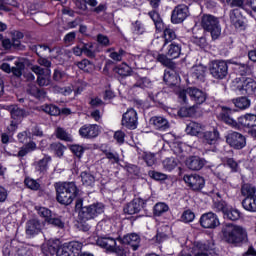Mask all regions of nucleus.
I'll return each instance as SVG.
<instances>
[{
  "label": "nucleus",
  "instance_id": "nucleus-52",
  "mask_svg": "<svg viewBox=\"0 0 256 256\" xmlns=\"http://www.w3.org/2000/svg\"><path fill=\"white\" fill-rule=\"evenodd\" d=\"M38 215L42 217L46 223H49V219L53 217V212L47 207H39Z\"/></svg>",
  "mask_w": 256,
  "mask_h": 256
},
{
  "label": "nucleus",
  "instance_id": "nucleus-34",
  "mask_svg": "<svg viewBox=\"0 0 256 256\" xmlns=\"http://www.w3.org/2000/svg\"><path fill=\"white\" fill-rule=\"evenodd\" d=\"M50 161H51V156L45 155L42 159H40L36 163V171L38 173H42L43 175H45V173H47V171L49 169Z\"/></svg>",
  "mask_w": 256,
  "mask_h": 256
},
{
  "label": "nucleus",
  "instance_id": "nucleus-43",
  "mask_svg": "<svg viewBox=\"0 0 256 256\" xmlns=\"http://www.w3.org/2000/svg\"><path fill=\"white\" fill-rule=\"evenodd\" d=\"M56 137L60 141H66V143H73V136L65 130V128L58 127L55 131Z\"/></svg>",
  "mask_w": 256,
  "mask_h": 256
},
{
  "label": "nucleus",
  "instance_id": "nucleus-12",
  "mask_svg": "<svg viewBox=\"0 0 256 256\" xmlns=\"http://www.w3.org/2000/svg\"><path fill=\"white\" fill-rule=\"evenodd\" d=\"M189 17V6L185 4H178L174 7L171 13V23L179 25Z\"/></svg>",
  "mask_w": 256,
  "mask_h": 256
},
{
  "label": "nucleus",
  "instance_id": "nucleus-24",
  "mask_svg": "<svg viewBox=\"0 0 256 256\" xmlns=\"http://www.w3.org/2000/svg\"><path fill=\"white\" fill-rule=\"evenodd\" d=\"M205 163L207 161L199 156H189L185 160V165L190 171H201L205 167Z\"/></svg>",
  "mask_w": 256,
  "mask_h": 256
},
{
  "label": "nucleus",
  "instance_id": "nucleus-50",
  "mask_svg": "<svg viewBox=\"0 0 256 256\" xmlns=\"http://www.w3.org/2000/svg\"><path fill=\"white\" fill-rule=\"evenodd\" d=\"M24 184L28 189H31V191H39L41 189V184L37 182V180L30 177H26L24 179Z\"/></svg>",
  "mask_w": 256,
  "mask_h": 256
},
{
  "label": "nucleus",
  "instance_id": "nucleus-8",
  "mask_svg": "<svg viewBox=\"0 0 256 256\" xmlns=\"http://www.w3.org/2000/svg\"><path fill=\"white\" fill-rule=\"evenodd\" d=\"M236 89L242 95H255L256 81L249 77L236 78Z\"/></svg>",
  "mask_w": 256,
  "mask_h": 256
},
{
  "label": "nucleus",
  "instance_id": "nucleus-31",
  "mask_svg": "<svg viewBox=\"0 0 256 256\" xmlns=\"http://www.w3.org/2000/svg\"><path fill=\"white\" fill-rule=\"evenodd\" d=\"M228 62L232 65H236V69L241 77H245L246 75H251V73H253V67L249 64L238 63L233 60H228Z\"/></svg>",
  "mask_w": 256,
  "mask_h": 256
},
{
  "label": "nucleus",
  "instance_id": "nucleus-9",
  "mask_svg": "<svg viewBox=\"0 0 256 256\" xmlns=\"http://www.w3.org/2000/svg\"><path fill=\"white\" fill-rule=\"evenodd\" d=\"M226 143H228L232 149L241 151V149H244L247 145V138L239 132H230L226 136Z\"/></svg>",
  "mask_w": 256,
  "mask_h": 256
},
{
  "label": "nucleus",
  "instance_id": "nucleus-36",
  "mask_svg": "<svg viewBox=\"0 0 256 256\" xmlns=\"http://www.w3.org/2000/svg\"><path fill=\"white\" fill-rule=\"evenodd\" d=\"M65 245L72 256H79L81 249H83V243L79 241L65 242Z\"/></svg>",
  "mask_w": 256,
  "mask_h": 256
},
{
  "label": "nucleus",
  "instance_id": "nucleus-33",
  "mask_svg": "<svg viewBox=\"0 0 256 256\" xmlns=\"http://www.w3.org/2000/svg\"><path fill=\"white\" fill-rule=\"evenodd\" d=\"M133 77L136 81L134 87H138L139 89H149L151 87V80L147 77H141L138 73H134Z\"/></svg>",
  "mask_w": 256,
  "mask_h": 256
},
{
  "label": "nucleus",
  "instance_id": "nucleus-54",
  "mask_svg": "<svg viewBox=\"0 0 256 256\" xmlns=\"http://www.w3.org/2000/svg\"><path fill=\"white\" fill-rule=\"evenodd\" d=\"M180 219L182 223H193L195 221V213L191 209L185 210Z\"/></svg>",
  "mask_w": 256,
  "mask_h": 256
},
{
  "label": "nucleus",
  "instance_id": "nucleus-59",
  "mask_svg": "<svg viewBox=\"0 0 256 256\" xmlns=\"http://www.w3.org/2000/svg\"><path fill=\"white\" fill-rule=\"evenodd\" d=\"M126 171L129 173V175H134V177H140L141 176V168L139 166L134 164H128L126 165Z\"/></svg>",
  "mask_w": 256,
  "mask_h": 256
},
{
  "label": "nucleus",
  "instance_id": "nucleus-27",
  "mask_svg": "<svg viewBox=\"0 0 256 256\" xmlns=\"http://www.w3.org/2000/svg\"><path fill=\"white\" fill-rule=\"evenodd\" d=\"M150 55L151 57H153V59H155L157 63H161V65H163L164 67H167L168 69H175V62L168 59L165 54H161L157 51H151Z\"/></svg>",
  "mask_w": 256,
  "mask_h": 256
},
{
  "label": "nucleus",
  "instance_id": "nucleus-39",
  "mask_svg": "<svg viewBox=\"0 0 256 256\" xmlns=\"http://www.w3.org/2000/svg\"><path fill=\"white\" fill-rule=\"evenodd\" d=\"M197 115V107L190 106V107H181L178 110V117L187 118V117H195Z\"/></svg>",
  "mask_w": 256,
  "mask_h": 256
},
{
  "label": "nucleus",
  "instance_id": "nucleus-30",
  "mask_svg": "<svg viewBox=\"0 0 256 256\" xmlns=\"http://www.w3.org/2000/svg\"><path fill=\"white\" fill-rule=\"evenodd\" d=\"M219 137L220 134L217 128H213L212 131H206L203 134L204 143H207V145H215L219 141Z\"/></svg>",
  "mask_w": 256,
  "mask_h": 256
},
{
  "label": "nucleus",
  "instance_id": "nucleus-23",
  "mask_svg": "<svg viewBox=\"0 0 256 256\" xmlns=\"http://www.w3.org/2000/svg\"><path fill=\"white\" fill-rule=\"evenodd\" d=\"M25 233L29 239H33L41 233V221L38 219H30L26 222Z\"/></svg>",
  "mask_w": 256,
  "mask_h": 256
},
{
  "label": "nucleus",
  "instance_id": "nucleus-2",
  "mask_svg": "<svg viewBox=\"0 0 256 256\" xmlns=\"http://www.w3.org/2000/svg\"><path fill=\"white\" fill-rule=\"evenodd\" d=\"M56 191V201L66 207L71 205L79 197V187L75 182H56L54 184Z\"/></svg>",
  "mask_w": 256,
  "mask_h": 256
},
{
  "label": "nucleus",
  "instance_id": "nucleus-41",
  "mask_svg": "<svg viewBox=\"0 0 256 256\" xmlns=\"http://www.w3.org/2000/svg\"><path fill=\"white\" fill-rule=\"evenodd\" d=\"M242 207L245 209V211L256 213V196L252 198H244L242 200Z\"/></svg>",
  "mask_w": 256,
  "mask_h": 256
},
{
  "label": "nucleus",
  "instance_id": "nucleus-60",
  "mask_svg": "<svg viewBox=\"0 0 256 256\" xmlns=\"http://www.w3.org/2000/svg\"><path fill=\"white\" fill-rule=\"evenodd\" d=\"M163 165L166 171H173V169H175V167H177V160H175V158L171 157V158H166L163 161Z\"/></svg>",
  "mask_w": 256,
  "mask_h": 256
},
{
  "label": "nucleus",
  "instance_id": "nucleus-32",
  "mask_svg": "<svg viewBox=\"0 0 256 256\" xmlns=\"http://www.w3.org/2000/svg\"><path fill=\"white\" fill-rule=\"evenodd\" d=\"M237 111H245L251 107V100L247 96H241L232 100Z\"/></svg>",
  "mask_w": 256,
  "mask_h": 256
},
{
  "label": "nucleus",
  "instance_id": "nucleus-18",
  "mask_svg": "<svg viewBox=\"0 0 256 256\" xmlns=\"http://www.w3.org/2000/svg\"><path fill=\"white\" fill-rule=\"evenodd\" d=\"M188 96L190 98V101H192V103H194V107L197 105H203V103H205V101H207V92L192 86V87H188Z\"/></svg>",
  "mask_w": 256,
  "mask_h": 256
},
{
  "label": "nucleus",
  "instance_id": "nucleus-3",
  "mask_svg": "<svg viewBox=\"0 0 256 256\" xmlns=\"http://www.w3.org/2000/svg\"><path fill=\"white\" fill-rule=\"evenodd\" d=\"M148 15L155 25L156 33H163L162 37L164 40L162 41L160 48V51H162L163 48L167 47L168 43H174L173 41L177 39V34L171 25H167L165 22H163V18H161L159 11L152 10L148 13Z\"/></svg>",
  "mask_w": 256,
  "mask_h": 256
},
{
  "label": "nucleus",
  "instance_id": "nucleus-22",
  "mask_svg": "<svg viewBox=\"0 0 256 256\" xmlns=\"http://www.w3.org/2000/svg\"><path fill=\"white\" fill-rule=\"evenodd\" d=\"M230 21L235 29H245L247 18L243 16L241 9L235 8L230 12Z\"/></svg>",
  "mask_w": 256,
  "mask_h": 256
},
{
  "label": "nucleus",
  "instance_id": "nucleus-26",
  "mask_svg": "<svg viewBox=\"0 0 256 256\" xmlns=\"http://www.w3.org/2000/svg\"><path fill=\"white\" fill-rule=\"evenodd\" d=\"M149 124L156 131H167L170 127L169 120L163 116H152L149 120Z\"/></svg>",
  "mask_w": 256,
  "mask_h": 256
},
{
  "label": "nucleus",
  "instance_id": "nucleus-44",
  "mask_svg": "<svg viewBox=\"0 0 256 256\" xmlns=\"http://www.w3.org/2000/svg\"><path fill=\"white\" fill-rule=\"evenodd\" d=\"M224 219H229V221H239L241 219V212L238 209L228 207L226 213L223 214Z\"/></svg>",
  "mask_w": 256,
  "mask_h": 256
},
{
  "label": "nucleus",
  "instance_id": "nucleus-4",
  "mask_svg": "<svg viewBox=\"0 0 256 256\" xmlns=\"http://www.w3.org/2000/svg\"><path fill=\"white\" fill-rule=\"evenodd\" d=\"M201 27L205 33H209L212 37V41H217L221 37V24L219 18L205 14L201 18Z\"/></svg>",
  "mask_w": 256,
  "mask_h": 256
},
{
  "label": "nucleus",
  "instance_id": "nucleus-58",
  "mask_svg": "<svg viewBox=\"0 0 256 256\" xmlns=\"http://www.w3.org/2000/svg\"><path fill=\"white\" fill-rule=\"evenodd\" d=\"M76 65L78 69H81V71H84L85 73H89V71H91V65H93V63H91L89 59H83L77 62Z\"/></svg>",
  "mask_w": 256,
  "mask_h": 256
},
{
  "label": "nucleus",
  "instance_id": "nucleus-38",
  "mask_svg": "<svg viewBox=\"0 0 256 256\" xmlns=\"http://www.w3.org/2000/svg\"><path fill=\"white\" fill-rule=\"evenodd\" d=\"M10 115H11V119H14L15 121H19L21 123V121H23V119L27 117V111L23 108L13 107L10 110Z\"/></svg>",
  "mask_w": 256,
  "mask_h": 256
},
{
  "label": "nucleus",
  "instance_id": "nucleus-37",
  "mask_svg": "<svg viewBox=\"0 0 256 256\" xmlns=\"http://www.w3.org/2000/svg\"><path fill=\"white\" fill-rule=\"evenodd\" d=\"M167 211H169V205L165 202H157L153 206V215L155 217H163Z\"/></svg>",
  "mask_w": 256,
  "mask_h": 256
},
{
  "label": "nucleus",
  "instance_id": "nucleus-25",
  "mask_svg": "<svg viewBox=\"0 0 256 256\" xmlns=\"http://www.w3.org/2000/svg\"><path fill=\"white\" fill-rule=\"evenodd\" d=\"M59 247H61V240L59 239L49 240L47 244H44L41 247L42 255L55 256L57 255Z\"/></svg>",
  "mask_w": 256,
  "mask_h": 256
},
{
  "label": "nucleus",
  "instance_id": "nucleus-20",
  "mask_svg": "<svg viewBox=\"0 0 256 256\" xmlns=\"http://www.w3.org/2000/svg\"><path fill=\"white\" fill-rule=\"evenodd\" d=\"M182 47L183 46L181 45V43L170 42V44H166V46L164 47V56L167 57L170 61L179 59L181 55H183V53L181 52Z\"/></svg>",
  "mask_w": 256,
  "mask_h": 256
},
{
  "label": "nucleus",
  "instance_id": "nucleus-40",
  "mask_svg": "<svg viewBox=\"0 0 256 256\" xmlns=\"http://www.w3.org/2000/svg\"><path fill=\"white\" fill-rule=\"evenodd\" d=\"M47 224L52 225V227H56V229H65V221L63 220V216H59L57 214H53L48 220Z\"/></svg>",
  "mask_w": 256,
  "mask_h": 256
},
{
  "label": "nucleus",
  "instance_id": "nucleus-35",
  "mask_svg": "<svg viewBox=\"0 0 256 256\" xmlns=\"http://www.w3.org/2000/svg\"><path fill=\"white\" fill-rule=\"evenodd\" d=\"M80 177L84 187H95V176L91 172L83 171Z\"/></svg>",
  "mask_w": 256,
  "mask_h": 256
},
{
  "label": "nucleus",
  "instance_id": "nucleus-46",
  "mask_svg": "<svg viewBox=\"0 0 256 256\" xmlns=\"http://www.w3.org/2000/svg\"><path fill=\"white\" fill-rule=\"evenodd\" d=\"M103 155H105V159H108L110 163L115 164L119 163V154L117 152L111 151L109 149L102 150Z\"/></svg>",
  "mask_w": 256,
  "mask_h": 256
},
{
  "label": "nucleus",
  "instance_id": "nucleus-57",
  "mask_svg": "<svg viewBox=\"0 0 256 256\" xmlns=\"http://www.w3.org/2000/svg\"><path fill=\"white\" fill-rule=\"evenodd\" d=\"M241 193L245 199H252L253 197H256V189L251 186L242 187Z\"/></svg>",
  "mask_w": 256,
  "mask_h": 256
},
{
  "label": "nucleus",
  "instance_id": "nucleus-16",
  "mask_svg": "<svg viewBox=\"0 0 256 256\" xmlns=\"http://www.w3.org/2000/svg\"><path fill=\"white\" fill-rule=\"evenodd\" d=\"M253 127H256V114L246 113L238 117L234 129L241 131V129H253Z\"/></svg>",
  "mask_w": 256,
  "mask_h": 256
},
{
  "label": "nucleus",
  "instance_id": "nucleus-49",
  "mask_svg": "<svg viewBox=\"0 0 256 256\" xmlns=\"http://www.w3.org/2000/svg\"><path fill=\"white\" fill-rule=\"evenodd\" d=\"M83 55L89 59H95L96 52L94 50L93 43H84L83 44Z\"/></svg>",
  "mask_w": 256,
  "mask_h": 256
},
{
  "label": "nucleus",
  "instance_id": "nucleus-14",
  "mask_svg": "<svg viewBox=\"0 0 256 256\" xmlns=\"http://www.w3.org/2000/svg\"><path fill=\"white\" fill-rule=\"evenodd\" d=\"M118 242L120 245H129L132 251H137L141 247V236L137 233H129L121 237V234H118Z\"/></svg>",
  "mask_w": 256,
  "mask_h": 256
},
{
  "label": "nucleus",
  "instance_id": "nucleus-47",
  "mask_svg": "<svg viewBox=\"0 0 256 256\" xmlns=\"http://www.w3.org/2000/svg\"><path fill=\"white\" fill-rule=\"evenodd\" d=\"M14 65L15 66L12 67L11 73L14 75V77H21L23 75V70L25 69V63L16 60Z\"/></svg>",
  "mask_w": 256,
  "mask_h": 256
},
{
  "label": "nucleus",
  "instance_id": "nucleus-19",
  "mask_svg": "<svg viewBox=\"0 0 256 256\" xmlns=\"http://www.w3.org/2000/svg\"><path fill=\"white\" fill-rule=\"evenodd\" d=\"M78 135H80L82 139H95L99 137V125L84 124L78 130Z\"/></svg>",
  "mask_w": 256,
  "mask_h": 256
},
{
  "label": "nucleus",
  "instance_id": "nucleus-28",
  "mask_svg": "<svg viewBox=\"0 0 256 256\" xmlns=\"http://www.w3.org/2000/svg\"><path fill=\"white\" fill-rule=\"evenodd\" d=\"M113 71L114 73L119 75V77H121L122 79H125V77H131V75L133 77V75H135V73L133 72V68H131V66H129L125 62L114 67Z\"/></svg>",
  "mask_w": 256,
  "mask_h": 256
},
{
  "label": "nucleus",
  "instance_id": "nucleus-11",
  "mask_svg": "<svg viewBox=\"0 0 256 256\" xmlns=\"http://www.w3.org/2000/svg\"><path fill=\"white\" fill-rule=\"evenodd\" d=\"M220 112L217 116L218 121L225 123V125H229V127H233L235 129V125H237V121L233 119L231 115L237 111V109H233L228 106H219Z\"/></svg>",
  "mask_w": 256,
  "mask_h": 256
},
{
  "label": "nucleus",
  "instance_id": "nucleus-63",
  "mask_svg": "<svg viewBox=\"0 0 256 256\" xmlns=\"http://www.w3.org/2000/svg\"><path fill=\"white\" fill-rule=\"evenodd\" d=\"M226 165L229 167V169H231V173L239 172V163H237L234 158L226 159Z\"/></svg>",
  "mask_w": 256,
  "mask_h": 256
},
{
  "label": "nucleus",
  "instance_id": "nucleus-42",
  "mask_svg": "<svg viewBox=\"0 0 256 256\" xmlns=\"http://www.w3.org/2000/svg\"><path fill=\"white\" fill-rule=\"evenodd\" d=\"M50 149L51 151H54V154L56 157H59V159H61V157L65 155V151H67V147L61 142H54L50 144Z\"/></svg>",
  "mask_w": 256,
  "mask_h": 256
},
{
  "label": "nucleus",
  "instance_id": "nucleus-61",
  "mask_svg": "<svg viewBox=\"0 0 256 256\" xmlns=\"http://www.w3.org/2000/svg\"><path fill=\"white\" fill-rule=\"evenodd\" d=\"M96 41L101 47H109L111 45V40H109V37L104 34H98L96 36Z\"/></svg>",
  "mask_w": 256,
  "mask_h": 256
},
{
  "label": "nucleus",
  "instance_id": "nucleus-51",
  "mask_svg": "<svg viewBox=\"0 0 256 256\" xmlns=\"http://www.w3.org/2000/svg\"><path fill=\"white\" fill-rule=\"evenodd\" d=\"M186 132L189 135H199L201 133V126L197 122H190L186 127Z\"/></svg>",
  "mask_w": 256,
  "mask_h": 256
},
{
  "label": "nucleus",
  "instance_id": "nucleus-55",
  "mask_svg": "<svg viewBox=\"0 0 256 256\" xmlns=\"http://www.w3.org/2000/svg\"><path fill=\"white\" fill-rule=\"evenodd\" d=\"M148 175L154 181H167V174L162 173V172H158V171H155V170H150L148 172Z\"/></svg>",
  "mask_w": 256,
  "mask_h": 256
},
{
  "label": "nucleus",
  "instance_id": "nucleus-62",
  "mask_svg": "<svg viewBox=\"0 0 256 256\" xmlns=\"http://www.w3.org/2000/svg\"><path fill=\"white\" fill-rule=\"evenodd\" d=\"M23 37H25V34H23V32L21 31H15L12 34V41L14 43V47H21V39H23Z\"/></svg>",
  "mask_w": 256,
  "mask_h": 256
},
{
  "label": "nucleus",
  "instance_id": "nucleus-7",
  "mask_svg": "<svg viewBox=\"0 0 256 256\" xmlns=\"http://www.w3.org/2000/svg\"><path fill=\"white\" fill-rule=\"evenodd\" d=\"M229 65V60H214L210 67V75L218 81L225 79L229 75Z\"/></svg>",
  "mask_w": 256,
  "mask_h": 256
},
{
  "label": "nucleus",
  "instance_id": "nucleus-48",
  "mask_svg": "<svg viewBox=\"0 0 256 256\" xmlns=\"http://www.w3.org/2000/svg\"><path fill=\"white\" fill-rule=\"evenodd\" d=\"M28 95L34 97L35 99H43L45 97V90L37 88V86H31L27 90Z\"/></svg>",
  "mask_w": 256,
  "mask_h": 256
},
{
  "label": "nucleus",
  "instance_id": "nucleus-5",
  "mask_svg": "<svg viewBox=\"0 0 256 256\" xmlns=\"http://www.w3.org/2000/svg\"><path fill=\"white\" fill-rule=\"evenodd\" d=\"M17 139L19 143H22L23 146L20 147L17 154H13V157H18V159H23V157H27L29 153H33V151H37V143L31 139V132L25 130L17 135ZM29 141V142H27Z\"/></svg>",
  "mask_w": 256,
  "mask_h": 256
},
{
  "label": "nucleus",
  "instance_id": "nucleus-64",
  "mask_svg": "<svg viewBox=\"0 0 256 256\" xmlns=\"http://www.w3.org/2000/svg\"><path fill=\"white\" fill-rule=\"evenodd\" d=\"M56 256H73L70 253L69 248H67V244H62L60 242V247L58 248V252H56Z\"/></svg>",
  "mask_w": 256,
  "mask_h": 256
},
{
  "label": "nucleus",
  "instance_id": "nucleus-45",
  "mask_svg": "<svg viewBox=\"0 0 256 256\" xmlns=\"http://www.w3.org/2000/svg\"><path fill=\"white\" fill-rule=\"evenodd\" d=\"M44 113L51 115L53 117H57V115H61V109L57 105L54 104H46L43 106Z\"/></svg>",
  "mask_w": 256,
  "mask_h": 256
},
{
  "label": "nucleus",
  "instance_id": "nucleus-29",
  "mask_svg": "<svg viewBox=\"0 0 256 256\" xmlns=\"http://www.w3.org/2000/svg\"><path fill=\"white\" fill-rule=\"evenodd\" d=\"M68 149L74 156V159H78V161L83 159V155H85V151H87V147L80 144H69Z\"/></svg>",
  "mask_w": 256,
  "mask_h": 256
},
{
  "label": "nucleus",
  "instance_id": "nucleus-53",
  "mask_svg": "<svg viewBox=\"0 0 256 256\" xmlns=\"http://www.w3.org/2000/svg\"><path fill=\"white\" fill-rule=\"evenodd\" d=\"M132 33L134 35H143L145 33V24L139 20L132 23Z\"/></svg>",
  "mask_w": 256,
  "mask_h": 256
},
{
  "label": "nucleus",
  "instance_id": "nucleus-17",
  "mask_svg": "<svg viewBox=\"0 0 256 256\" xmlns=\"http://www.w3.org/2000/svg\"><path fill=\"white\" fill-rule=\"evenodd\" d=\"M138 120L137 111L133 108H129L122 115V125L126 127V129H137Z\"/></svg>",
  "mask_w": 256,
  "mask_h": 256
},
{
  "label": "nucleus",
  "instance_id": "nucleus-15",
  "mask_svg": "<svg viewBox=\"0 0 256 256\" xmlns=\"http://www.w3.org/2000/svg\"><path fill=\"white\" fill-rule=\"evenodd\" d=\"M199 223L203 229H216L221 223L219 217L213 212H207L201 215Z\"/></svg>",
  "mask_w": 256,
  "mask_h": 256
},
{
  "label": "nucleus",
  "instance_id": "nucleus-10",
  "mask_svg": "<svg viewBox=\"0 0 256 256\" xmlns=\"http://www.w3.org/2000/svg\"><path fill=\"white\" fill-rule=\"evenodd\" d=\"M147 203H149V199L135 198L124 206L123 211L126 215H135L140 213L141 209L145 211L147 209Z\"/></svg>",
  "mask_w": 256,
  "mask_h": 256
},
{
  "label": "nucleus",
  "instance_id": "nucleus-6",
  "mask_svg": "<svg viewBox=\"0 0 256 256\" xmlns=\"http://www.w3.org/2000/svg\"><path fill=\"white\" fill-rule=\"evenodd\" d=\"M105 211V204L101 202H96L88 206H84L82 210L79 211L78 219L83 223H87V221H91V219H95L99 217Z\"/></svg>",
  "mask_w": 256,
  "mask_h": 256
},
{
  "label": "nucleus",
  "instance_id": "nucleus-56",
  "mask_svg": "<svg viewBox=\"0 0 256 256\" xmlns=\"http://www.w3.org/2000/svg\"><path fill=\"white\" fill-rule=\"evenodd\" d=\"M214 207L217 211H221L223 215H225L226 211L229 209V205L221 197L219 200L214 201Z\"/></svg>",
  "mask_w": 256,
  "mask_h": 256
},
{
  "label": "nucleus",
  "instance_id": "nucleus-1",
  "mask_svg": "<svg viewBox=\"0 0 256 256\" xmlns=\"http://www.w3.org/2000/svg\"><path fill=\"white\" fill-rule=\"evenodd\" d=\"M221 239L231 247H243L249 241V236L242 226L228 223L222 226Z\"/></svg>",
  "mask_w": 256,
  "mask_h": 256
},
{
  "label": "nucleus",
  "instance_id": "nucleus-13",
  "mask_svg": "<svg viewBox=\"0 0 256 256\" xmlns=\"http://www.w3.org/2000/svg\"><path fill=\"white\" fill-rule=\"evenodd\" d=\"M186 185L191 189V191H195L196 193L199 191H203L205 188V178L200 175H184L183 177Z\"/></svg>",
  "mask_w": 256,
  "mask_h": 256
},
{
  "label": "nucleus",
  "instance_id": "nucleus-21",
  "mask_svg": "<svg viewBox=\"0 0 256 256\" xmlns=\"http://www.w3.org/2000/svg\"><path fill=\"white\" fill-rule=\"evenodd\" d=\"M119 232L116 237H99L96 241L99 247L106 249V251H115L117 249V241H119Z\"/></svg>",
  "mask_w": 256,
  "mask_h": 256
}]
</instances>
